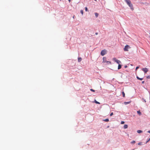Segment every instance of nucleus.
I'll list each match as a JSON object with an SVG mask.
<instances>
[{"mask_svg":"<svg viewBox=\"0 0 150 150\" xmlns=\"http://www.w3.org/2000/svg\"><path fill=\"white\" fill-rule=\"evenodd\" d=\"M125 1L127 5L129 7L130 9L133 11L134 10V8L132 4L131 3V1L130 0H124Z\"/></svg>","mask_w":150,"mask_h":150,"instance_id":"obj_1","label":"nucleus"},{"mask_svg":"<svg viewBox=\"0 0 150 150\" xmlns=\"http://www.w3.org/2000/svg\"><path fill=\"white\" fill-rule=\"evenodd\" d=\"M107 51L106 50H104L101 51L100 53L101 55L103 56L107 53Z\"/></svg>","mask_w":150,"mask_h":150,"instance_id":"obj_2","label":"nucleus"},{"mask_svg":"<svg viewBox=\"0 0 150 150\" xmlns=\"http://www.w3.org/2000/svg\"><path fill=\"white\" fill-rule=\"evenodd\" d=\"M130 48V47L128 45H127L125 46L124 49V50L125 51H128V49Z\"/></svg>","mask_w":150,"mask_h":150,"instance_id":"obj_3","label":"nucleus"},{"mask_svg":"<svg viewBox=\"0 0 150 150\" xmlns=\"http://www.w3.org/2000/svg\"><path fill=\"white\" fill-rule=\"evenodd\" d=\"M113 60L118 64H119L120 63H121V62H120V61L117 59L116 58H113Z\"/></svg>","mask_w":150,"mask_h":150,"instance_id":"obj_4","label":"nucleus"},{"mask_svg":"<svg viewBox=\"0 0 150 150\" xmlns=\"http://www.w3.org/2000/svg\"><path fill=\"white\" fill-rule=\"evenodd\" d=\"M142 70L145 73H147L148 71V69L147 68H143L142 69Z\"/></svg>","mask_w":150,"mask_h":150,"instance_id":"obj_5","label":"nucleus"},{"mask_svg":"<svg viewBox=\"0 0 150 150\" xmlns=\"http://www.w3.org/2000/svg\"><path fill=\"white\" fill-rule=\"evenodd\" d=\"M137 132L138 133L140 134L142 133L143 132L142 131L140 130H138L137 131Z\"/></svg>","mask_w":150,"mask_h":150,"instance_id":"obj_6","label":"nucleus"},{"mask_svg":"<svg viewBox=\"0 0 150 150\" xmlns=\"http://www.w3.org/2000/svg\"><path fill=\"white\" fill-rule=\"evenodd\" d=\"M137 78L139 80H142L143 79V78H140L138 76H137Z\"/></svg>","mask_w":150,"mask_h":150,"instance_id":"obj_7","label":"nucleus"},{"mask_svg":"<svg viewBox=\"0 0 150 150\" xmlns=\"http://www.w3.org/2000/svg\"><path fill=\"white\" fill-rule=\"evenodd\" d=\"M130 103V101H129V102H124V104L125 105H127V104H129V103Z\"/></svg>","mask_w":150,"mask_h":150,"instance_id":"obj_8","label":"nucleus"},{"mask_svg":"<svg viewBox=\"0 0 150 150\" xmlns=\"http://www.w3.org/2000/svg\"><path fill=\"white\" fill-rule=\"evenodd\" d=\"M103 62H105L106 61V57H103Z\"/></svg>","mask_w":150,"mask_h":150,"instance_id":"obj_9","label":"nucleus"},{"mask_svg":"<svg viewBox=\"0 0 150 150\" xmlns=\"http://www.w3.org/2000/svg\"><path fill=\"white\" fill-rule=\"evenodd\" d=\"M128 127V125H124V129H127Z\"/></svg>","mask_w":150,"mask_h":150,"instance_id":"obj_10","label":"nucleus"},{"mask_svg":"<svg viewBox=\"0 0 150 150\" xmlns=\"http://www.w3.org/2000/svg\"><path fill=\"white\" fill-rule=\"evenodd\" d=\"M82 59L81 57H79L78 58V62H80L81 61Z\"/></svg>","mask_w":150,"mask_h":150,"instance_id":"obj_11","label":"nucleus"},{"mask_svg":"<svg viewBox=\"0 0 150 150\" xmlns=\"http://www.w3.org/2000/svg\"><path fill=\"white\" fill-rule=\"evenodd\" d=\"M121 65L120 64H119L118 67V69H121Z\"/></svg>","mask_w":150,"mask_h":150,"instance_id":"obj_12","label":"nucleus"},{"mask_svg":"<svg viewBox=\"0 0 150 150\" xmlns=\"http://www.w3.org/2000/svg\"><path fill=\"white\" fill-rule=\"evenodd\" d=\"M137 113L139 115H141V112H140V110L137 111Z\"/></svg>","mask_w":150,"mask_h":150,"instance_id":"obj_13","label":"nucleus"},{"mask_svg":"<svg viewBox=\"0 0 150 150\" xmlns=\"http://www.w3.org/2000/svg\"><path fill=\"white\" fill-rule=\"evenodd\" d=\"M103 120V121L107 122L109 121V120L108 119H105Z\"/></svg>","mask_w":150,"mask_h":150,"instance_id":"obj_14","label":"nucleus"},{"mask_svg":"<svg viewBox=\"0 0 150 150\" xmlns=\"http://www.w3.org/2000/svg\"><path fill=\"white\" fill-rule=\"evenodd\" d=\"M95 14L96 17H97L98 16V14L97 13H95Z\"/></svg>","mask_w":150,"mask_h":150,"instance_id":"obj_15","label":"nucleus"},{"mask_svg":"<svg viewBox=\"0 0 150 150\" xmlns=\"http://www.w3.org/2000/svg\"><path fill=\"white\" fill-rule=\"evenodd\" d=\"M94 101H95V102L96 103V104H100V103L99 102L97 101L96 100H95Z\"/></svg>","mask_w":150,"mask_h":150,"instance_id":"obj_16","label":"nucleus"},{"mask_svg":"<svg viewBox=\"0 0 150 150\" xmlns=\"http://www.w3.org/2000/svg\"><path fill=\"white\" fill-rule=\"evenodd\" d=\"M136 142L135 141H133L131 142V143L132 144H134Z\"/></svg>","mask_w":150,"mask_h":150,"instance_id":"obj_17","label":"nucleus"},{"mask_svg":"<svg viewBox=\"0 0 150 150\" xmlns=\"http://www.w3.org/2000/svg\"><path fill=\"white\" fill-rule=\"evenodd\" d=\"M122 94L123 97H125V93L124 92H122Z\"/></svg>","mask_w":150,"mask_h":150,"instance_id":"obj_18","label":"nucleus"},{"mask_svg":"<svg viewBox=\"0 0 150 150\" xmlns=\"http://www.w3.org/2000/svg\"><path fill=\"white\" fill-rule=\"evenodd\" d=\"M138 144L139 145H142V142H139Z\"/></svg>","mask_w":150,"mask_h":150,"instance_id":"obj_19","label":"nucleus"},{"mask_svg":"<svg viewBox=\"0 0 150 150\" xmlns=\"http://www.w3.org/2000/svg\"><path fill=\"white\" fill-rule=\"evenodd\" d=\"M80 13H81L82 15L83 14V11L82 10H81L80 11Z\"/></svg>","mask_w":150,"mask_h":150,"instance_id":"obj_20","label":"nucleus"},{"mask_svg":"<svg viewBox=\"0 0 150 150\" xmlns=\"http://www.w3.org/2000/svg\"><path fill=\"white\" fill-rule=\"evenodd\" d=\"M146 78L147 79H150V75H149V76H147L146 77Z\"/></svg>","mask_w":150,"mask_h":150,"instance_id":"obj_21","label":"nucleus"},{"mask_svg":"<svg viewBox=\"0 0 150 150\" xmlns=\"http://www.w3.org/2000/svg\"><path fill=\"white\" fill-rule=\"evenodd\" d=\"M113 112H111L110 114V116H111L113 115Z\"/></svg>","mask_w":150,"mask_h":150,"instance_id":"obj_22","label":"nucleus"},{"mask_svg":"<svg viewBox=\"0 0 150 150\" xmlns=\"http://www.w3.org/2000/svg\"><path fill=\"white\" fill-rule=\"evenodd\" d=\"M85 11H88V9L86 7H85Z\"/></svg>","mask_w":150,"mask_h":150,"instance_id":"obj_23","label":"nucleus"},{"mask_svg":"<svg viewBox=\"0 0 150 150\" xmlns=\"http://www.w3.org/2000/svg\"><path fill=\"white\" fill-rule=\"evenodd\" d=\"M90 90L91 91H93V92H94L95 91V90L91 89H90Z\"/></svg>","mask_w":150,"mask_h":150,"instance_id":"obj_24","label":"nucleus"},{"mask_svg":"<svg viewBox=\"0 0 150 150\" xmlns=\"http://www.w3.org/2000/svg\"><path fill=\"white\" fill-rule=\"evenodd\" d=\"M125 123V122L124 121H121V124H124Z\"/></svg>","mask_w":150,"mask_h":150,"instance_id":"obj_25","label":"nucleus"},{"mask_svg":"<svg viewBox=\"0 0 150 150\" xmlns=\"http://www.w3.org/2000/svg\"><path fill=\"white\" fill-rule=\"evenodd\" d=\"M142 99H143V101H144L145 102H146V101L145 99H144V98H142Z\"/></svg>","mask_w":150,"mask_h":150,"instance_id":"obj_26","label":"nucleus"},{"mask_svg":"<svg viewBox=\"0 0 150 150\" xmlns=\"http://www.w3.org/2000/svg\"><path fill=\"white\" fill-rule=\"evenodd\" d=\"M106 63H111V62H109V61H106Z\"/></svg>","mask_w":150,"mask_h":150,"instance_id":"obj_27","label":"nucleus"},{"mask_svg":"<svg viewBox=\"0 0 150 150\" xmlns=\"http://www.w3.org/2000/svg\"><path fill=\"white\" fill-rule=\"evenodd\" d=\"M139 68V67H137L136 68V70L137 69Z\"/></svg>","mask_w":150,"mask_h":150,"instance_id":"obj_28","label":"nucleus"},{"mask_svg":"<svg viewBox=\"0 0 150 150\" xmlns=\"http://www.w3.org/2000/svg\"><path fill=\"white\" fill-rule=\"evenodd\" d=\"M149 141H150V140H149V139L148 140H147V141L146 142V144L147 143V142H148Z\"/></svg>","mask_w":150,"mask_h":150,"instance_id":"obj_29","label":"nucleus"},{"mask_svg":"<svg viewBox=\"0 0 150 150\" xmlns=\"http://www.w3.org/2000/svg\"><path fill=\"white\" fill-rule=\"evenodd\" d=\"M142 83H144V81H142Z\"/></svg>","mask_w":150,"mask_h":150,"instance_id":"obj_30","label":"nucleus"},{"mask_svg":"<svg viewBox=\"0 0 150 150\" xmlns=\"http://www.w3.org/2000/svg\"><path fill=\"white\" fill-rule=\"evenodd\" d=\"M148 133H150V130L147 132Z\"/></svg>","mask_w":150,"mask_h":150,"instance_id":"obj_31","label":"nucleus"},{"mask_svg":"<svg viewBox=\"0 0 150 150\" xmlns=\"http://www.w3.org/2000/svg\"><path fill=\"white\" fill-rule=\"evenodd\" d=\"M98 33H95V34H96V35H98Z\"/></svg>","mask_w":150,"mask_h":150,"instance_id":"obj_32","label":"nucleus"},{"mask_svg":"<svg viewBox=\"0 0 150 150\" xmlns=\"http://www.w3.org/2000/svg\"><path fill=\"white\" fill-rule=\"evenodd\" d=\"M69 2H70L71 1V0H68Z\"/></svg>","mask_w":150,"mask_h":150,"instance_id":"obj_33","label":"nucleus"},{"mask_svg":"<svg viewBox=\"0 0 150 150\" xmlns=\"http://www.w3.org/2000/svg\"><path fill=\"white\" fill-rule=\"evenodd\" d=\"M127 67V66H125V68H126Z\"/></svg>","mask_w":150,"mask_h":150,"instance_id":"obj_34","label":"nucleus"},{"mask_svg":"<svg viewBox=\"0 0 150 150\" xmlns=\"http://www.w3.org/2000/svg\"><path fill=\"white\" fill-rule=\"evenodd\" d=\"M149 140L150 141V138H149Z\"/></svg>","mask_w":150,"mask_h":150,"instance_id":"obj_35","label":"nucleus"},{"mask_svg":"<svg viewBox=\"0 0 150 150\" xmlns=\"http://www.w3.org/2000/svg\"><path fill=\"white\" fill-rule=\"evenodd\" d=\"M73 18H74V16L73 17Z\"/></svg>","mask_w":150,"mask_h":150,"instance_id":"obj_36","label":"nucleus"},{"mask_svg":"<svg viewBox=\"0 0 150 150\" xmlns=\"http://www.w3.org/2000/svg\"><path fill=\"white\" fill-rule=\"evenodd\" d=\"M95 0V1H96V0Z\"/></svg>","mask_w":150,"mask_h":150,"instance_id":"obj_37","label":"nucleus"}]
</instances>
